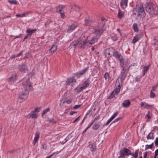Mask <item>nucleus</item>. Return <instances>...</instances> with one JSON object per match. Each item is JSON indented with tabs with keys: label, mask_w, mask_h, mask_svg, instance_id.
Masks as SVG:
<instances>
[{
	"label": "nucleus",
	"mask_w": 158,
	"mask_h": 158,
	"mask_svg": "<svg viewBox=\"0 0 158 158\" xmlns=\"http://www.w3.org/2000/svg\"><path fill=\"white\" fill-rule=\"evenodd\" d=\"M134 15H137L138 19H140L141 17L143 18L145 16V12L143 10V6L140 4L139 6H136L135 8L133 10Z\"/></svg>",
	"instance_id": "nucleus-1"
},
{
	"label": "nucleus",
	"mask_w": 158,
	"mask_h": 158,
	"mask_svg": "<svg viewBox=\"0 0 158 158\" xmlns=\"http://www.w3.org/2000/svg\"><path fill=\"white\" fill-rule=\"evenodd\" d=\"M8 1L11 4H17L18 3L15 0H9Z\"/></svg>",
	"instance_id": "nucleus-39"
},
{
	"label": "nucleus",
	"mask_w": 158,
	"mask_h": 158,
	"mask_svg": "<svg viewBox=\"0 0 158 158\" xmlns=\"http://www.w3.org/2000/svg\"><path fill=\"white\" fill-rule=\"evenodd\" d=\"M120 89L121 88L116 87L114 90L111 93V95L113 96V94L114 93H115L116 94H117L119 92Z\"/></svg>",
	"instance_id": "nucleus-26"
},
{
	"label": "nucleus",
	"mask_w": 158,
	"mask_h": 158,
	"mask_svg": "<svg viewBox=\"0 0 158 158\" xmlns=\"http://www.w3.org/2000/svg\"><path fill=\"white\" fill-rule=\"evenodd\" d=\"M66 82L68 85H69L71 83H76V81L73 77H72L67 78L66 81Z\"/></svg>",
	"instance_id": "nucleus-19"
},
{
	"label": "nucleus",
	"mask_w": 158,
	"mask_h": 158,
	"mask_svg": "<svg viewBox=\"0 0 158 158\" xmlns=\"http://www.w3.org/2000/svg\"><path fill=\"white\" fill-rule=\"evenodd\" d=\"M147 138L148 139H154L153 134L152 132L150 133L147 136Z\"/></svg>",
	"instance_id": "nucleus-30"
},
{
	"label": "nucleus",
	"mask_w": 158,
	"mask_h": 158,
	"mask_svg": "<svg viewBox=\"0 0 158 158\" xmlns=\"http://www.w3.org/2000/svg\"><path fill=\"white\" fill-rule=\"evenodd\" d=\"M128 0H121L120 3L121 8L124 9L127 6Z\"/></svg>",
	"instance_id": "nucleus-15"
},
{
	"label": "nucleus",
	"mask_w": 158,
	"mask_h": 158,
	"mask_svg": "<svg viewBox=\"0 0 158 158\" xmlns=\"http://www.w3.org/2000/svg\"><path fill=\"white\" fill-rule=\"evenodd\" d=\"M142 37V35H135L133 39L132 43L133 44L135 43L136 42L138 41Z\"/></svg>",
	"instance_id": "nucleus-16"
},
{
	"label": "nucleus",
	"mask_w": 158,
	"mask_h": 158,
	"mask_svg": "<svg viewBox=\"0 0 158 158\" xmlns=\"http://www.w3.org/2000/svg\"><path fill=\"white\" fill-rule=\"evenodd\" d=\"M103 26L98 25L97 27H95L93 31V33L97 36H99L101 35L103 32Z\"/></svg>",
	"instance_id": "nucleus-3"
},
{
	"label": "nucleus",
	"mask_w": 158,
	"mask_h": 158,
	"mask_svg": "<svg viewBox=\"0 0 158 158\" xmlns=\"http://www.w3.org/2000/svg\"><path fill=\"white\" fill-rule=\"evenodd\" d=\"M77 27V25L76 24H72L71 25L69 26L67 30V32L68 33L72 32Z\"/></svg>",
	"instance_id": "nucleus-14"
},
{
	"label": "nucleus",
	"mask_w": 158,
	"mask_h": 158,
	"mask_svg": "<svg viewBox=\"0 0 158 158\" xmlns=\"http://www.w3.org/2000/svg\"><path fill=\"white\" fill-rule=\"evenodd\" d=\"M122 69L121 72V74L120 76L118 77L119 79H122V80H124L125 78L128 73V72L129 70V67L127 66L126 67L125 66H121Z\"/></svg>",
	"instance_id": "nucleus-2"
},
{
	"label": "nucleus",
	"mask_w": 158,
	"mask_h": 158,
	"mask_svg": "<svg viewBox=\"0 0 158 158\" xmlns=\"http://www.w3.org/2000/svg\"><path fill=\"white\" fill-rule=\"evenodd\" d=\"M105 54L106 55V56H107V55L108 56V57H110L111 56V55L110 54V53L109 50H108L106 51Z\"/></svg>",
	"instance_id": "nucleus-51"
},
{
	"label": "nucleus",
	"mask_w": 158,
	"mask_h": 158,
	"mask_svg": "<svg viewBox=\"0 0 158 158\" xmlns=\"http://www.w3.org/2000/svg\"><path fill=\"white\" fill-rule=\"evenodd\" d=\"M97 40L98 39L96 37H93L89 42L88 41V45H89V46H90V45L96 42Z\"/></svg>",
	"instance_id": "nucleus-21"
},
{
	"label": "nucleus",
	"mask_w": 158,
	"mask_h": 158,
	"mask_svg": "<svg viewBox=\"0 0 158 158\" xmlns=\"http://www.w3.org/2000/svg\"><path fill=\"white\" fill-rule=\"evenodd\" d=\"M39 138V133L36 132L35 134V137L33 140L34 145H35L37 141Z\"/></svg>",
	"instance_id": "nucleus-23"
},
{
	"label": "nucleus",
	"mask_w": 158,
	"mask_h": 158,
	"mask_svg": "<svg viewBox=\"0 0 158 158\" xmlns=\"http://www.w3.org/2000/svg\"><path fill=\"white\" fill-rule=\"evenodd\" d=\"M89 148L90 150L92 151H94L95 148V145L91 144H90L89 145Z\"/></svg>",
	"instance_id": "nucleus-33"
},
{
	"label": "nucleus",
	"mask_w": 158,
	"mask_h": 158,
	"mask_svg": "<svg viewBox=\"0 0 158 158\" xmlns=\"http://www.w3.org/2000/svg\"><path fill=\"white\" fill-rule=\"evenodd\" d=\"M122 119V118L121 117H119L118 118H117L116 119L114 120L112 123L110 124V125L112 124V123H114L116 122H118V121L119 120H120V119Z\"/></svg>",
	"instance_id": "nucleus-49"
},
{
	"label": "nucleus",
	"mask_w": 158,
	"mask_h": 158,
	"mask_svg": "<svg viewBox=\"0 0 158 158\" xmlns=\"http://www.w3.org/2000/svg\"><path fill=\"white\" fill-rule=\"evenodd\" d=\"M19 71L23 73L26 72L28 69L26 65L23 64L19 65Z\"/></svg>",
	"instance_id": "nucleus-12"
},
{
	"label": "nucleus",
	"mask_w": 158,
	"mask_h": 158,
	"mask_svg": "<svg viewBox=\"0 0 158 158\" xmlns=\"http://www.w3.org/2000/svg\"><path fill=\"white\" fill-rule=\"evenodd\" d=\"M141 107H144L147 109H150L152 107L153 105L148 104L146 102H142L141 103Z\"/></svg>",
	"instance_id": "nucleus-18"
},
{
	"label": "nucleus",
	"mask_w": 158,
	"mask_h": 158,
	"mask_svg": "<svg viewBox=\"0 0 158 158\" xmlns=\"http://www.w3.org/2000/svg\"><path fill=\"white\" fill-rule=\"evenodd\" d=\"M133 27L134 31L135 32H138V31L137 25L136 23H134L133 25Z\"/></svg>",
	"instance_id": "nucleus-34"
},
{
	"label": "nucleus",
	"mask_w": 158,
	"mask_h": 158,
	"mask_svg": "<svg viewBox=\"0 0 158 158\" xmlns=\"http://www.w3.org/2000/svg\"><path fill=\"white\" fill-rule=\"evenodd\" d=\"M118 38V37L116 35L112 36L111 37V39L114 41H116L117 40Z\"/></svg>",
	"instance_id": "nucleus-48"
},
{
	"label": "nucleus",
	"mask_w": 158,
	"mask_h": 158,
	"mask_svg": "<svg viewBox=\"0 0 158 158\" xmlns=\"http://www.w3.org/2000/svg\"><path fill=\"white\" fill-rule=\"evenodd\" d=\"M16 16L17 17H22L25 16V15L24 14H23L21 15L20 14H16Z\"/></svg>",
	"instance_id": "nucleus-50"
},
{
	"label": "nucleus",
	"mask_w": 158,
	"mask_h": 158,
	"mask_svg": "<svg viewBox=\"0 0 158 158\" xmlns=\"http://www.w3.org/2000/svg\"><path fill=\"white\" fill-rule=\"evenodd\" d=\"M152 116V114H151L150 113V111L149 110H148V114H146L145 116V118H147L148 119V121H149L151 119Z\"/></svg>",
	"instance_id": "nucleus-28"
},
{
	"label": "nucleus",
	"mask_w": 158,
	"mask_h": 158,
	"mask_svg": "<svg viewBox=\"0 0 158 158\" xmlns=\"http://www.w3.org/2000/svg\"><path fill=\"white\" fill-rule=\"evenodd\" d=\"M112 120V119L110 118L106 123V125H107L108 124H109Z\"/></svg>",
	"instance_id": "nucleus-56"
},
{
	"label": "nucleus",
	"mask_w": 158,
	"mask_h": 158,
	"mask_svg": "<svg viewBox=\"0 0 158 158\" xmlns=\"http://www.w3.org/2000/svg\"><path fill=\"white\" fill-rule=\"evenodd\" d=\"M88 37H87L86 39L83 41L82 40V39L81 37L78 38L79 39V44L78 47L81 49H84L86 46H89L88 44L87 41Z\"/></svg>",
	"instance_id": "nucleus-7"
},
{
	"label": "nucleus",
	"mask_w": 158,
	"mask_h": 158,
	"mask_svg": "<svg viewBox=\"0 0 158 158\" xmlns=\"http://www.w3.org/2000/svg\"><path fill=\"white\" fill-rule=\"evenodd\" d=\"M48 121L50 123H55V121H54L53 119H48Z\"/></svg>",
	"instance_id": "nucleus-54"
},
{
	"label": "nucleus",
	"mask_w": 158,
	"mask_h": 158,
	"mask_svg": "<svg viewBox=\"0 0 158 158\" xmlns=\"http://www.w3.org/2000/svg\"><path fill=\"white\" fill-rule=\"evenodd\" d=\"M41 109V107H37L35 108L34 111H33V113L36 112H39Z\"/></svg>",
	"instance_id": "nucleus-41"
},
{
	"label": "nucleus",
	"mask_w": 158,
	"mask_h": 158,
	"mask_svg": "<svg viewBox=\"0 0 158 158\" xmlns=\"http://www.w3.org/2000/svg\"><path fill=\"white\" fill-rule=\"evenodd\" d=\"M31 37V34H27L24 38L23 41H24L26 39H27L28 38H30Z\"/></svg>",
	"instance_id": "nucleus-46"
},
{
	"label": "nucleus",
	"mask_w": 158,
	"mask_h": 158,
	"mask_svg": "<svg viewBox=\"0 0 158 158\" xmlns=\"http://www.w3.org/2000/svg\"><path fill=\"white\" fill-rule=\"evenodd\" d=\"M113 55L116 59H118L120 62V66L124 65V59L121 55L118 52L114 51L113 52Z\"/></svg>",
	"instance_id": "nucleus-6"
},
{
	"label": "nucleus",
	"mask_w": 158,
	"mask_h": 158,
	"mask_svg": "<svg viewBox=\"0 0 158 158\" xmlns=\"http://www.w3.org/2000/svg\"><path fill=\"white\" fill-rule=\"evenodd\" d=\"M147 154H148L147 152H145V153L144 154V155H143V157H145V158L146 157Z\"/></svg>",
	"instance_id": "nucleus-62"
},
{
	"label": "nucleus",
	"mask_w": 158,
	"mask_h": 158,
	"mask_svg": "<svg viewBox=\"0 0 158 158\" xmlns=\"http://www.w3.org/2000/svg\"><path fill=\"white\" fill-rule=\"evenodd\" d=\"M81 106V105H76L73 107V108L74 109H76L79 108Z\"/></svg>",
	"instance_id": "nucleus-53"
},
{
	"label": "nucleus",
	"mask_w": 158,
	"mask_h": 158,
	"mask_svg": "<svg viewBox=\"0 0 158 158\" xmlns=\"http://www.w3.org/2000/svg\"><path fill=\"white\" fill-rule=\"evenodd\" d=\"M85 25L86 26H90L92 23V21L90 20L86 19L85 21Z\"/></svg>",
	"instance_id": "nucleus-32"
},
{
	"label": "nucleus",
	"mask_w": 158,
	"mask_h": 158,
	"mask_svg": "<svg viewBox=\"0 0 158 158\" xmlns=\"http://www.w3.org/2000/svg\"><path fill=\"white\" fill-rule=\"evenodd\" d=\"M28 96V93L27 92L23 91L19 93V100L20 102H23L25 100Z\"/></svg>",
	"instance_id": "nucleus-9"
},
{
	"label": "nucleus",
	"mask_w": 158,
	"mask_h": 158,
	"mask_svg": "<svg viewBox=\"0 0 158 158\" xmlns=\"http://www.w3.org/2000/svg\"><path fill=\"white\" fill-rule=\"evenodd\" d=\"M23 85L25 90L27 92L30 91L32 88V85L30 82L29 79H27L26 81L23 79Z\"/></svg>",
	"instance_id": "nucleus-4"
},
{
	"label": "nucleus",
	"mask_w": 158,
	"mask_h": 158,
	"mask_svg": "<svg viewBox=\"0 0 158 158\" xmlns=\"http://www.w3.org/2000/svg\"><path fill=\"white\" fill-rule=\"evenodd\" d=\"M50 110V108L48 107L45 110H44L42 114V116H43V115L44 114H45L47 112H48L49 110Z\"/></svg>",
	"instance_id": "nucleus-38"
},
{
	"label": "nucleus",
	"mask_w": 158,
	"mask_h": 158,
	"mask_svg": "<svg viewBox=\"0 0 158 158\" xmlns=\"http://www.w3.org/2000/svg\"><path fill=\"white\" fill-rule=\"evenodd\" d=\"M79 39H78V38L77 40L73 41L70 44V46L69 47V48H75L77 46H78L79 43Z\"/></svg>",
	"instance_id": "nucleus-13"
},
{
	"label": "nucleus",
	"mask_w": 158,
	"mask_h": 158,
	"mask_svg": "<svg viewBox=\"0 0 158 158\" xmlns=\"http://www.w3.org/2000/svg\"><path fill=\"white\" fill-rule=\"evenodd\" d=\"M74 76L75 77H76L77 78L80 77L81 76H82V75H81V74H80L79 72L78 73H77L74 74Z\"/></svg>",
	"instance_id": "nucleus-40"
},
{
	"label": "nucleus",
	"mask_w": 158,
	"mask_h": 158,
	"mask_svg": "<svg viewBox=\"0 0 158 158\" xmlns=\"http://www.w3.org/2000/svg\"><path fill=\"white\" fill-rule=\"evenodd\" d=\"M23 52V51H22L19 53L18 54H17L16 55V56H17V57H18V56H19L20 55H21Z\"/></svg>",
	"instance_id": "nucleus-61"
},
{
	"label": "nucleus",
	"mask_w": 158,
	"mask_h": 158,
	"mask_svg": "<svg viewBox=\"0 0 158 158\" xmlns=\"http://www.w3.org/2000/svg\"><path fill=\"white\" fill-rule=\"evenodd\" d=\"M149 66V65L147 66H145L143 68V75L144 76L145 74L147 73V71L148 70Z\"/></svg>",
	"instance_id": "nucleus-31"
},
{
	"label": "nucleus",
	"mask_w": 158,
	"mask_h": 158,
	"mask_svg": "<svg viewBox=\"0 0 158 158\" xmlns=\"http://www.w3.org/2000/svg\"><path fill=\"white\" fill-rule=\"evenodd\" d=\"M153 143H152L150 145H146V149H151L152 148V146L153 145Z\"/></svg>",
	"instance_id": "nucleus-44"
},
{
	"label": "nucleus",
	"mask_w": 158,
	"mask_h": 158,
	"mask_svg": "<svg viewBox=\"0 0 158 158\" xmlns=\"http://www.w3.org/2000/svg\"><path fill=\"white\" fill-rule=\"evenodd\" d=\"M138 154V150H136L135 152L133 153H131L130 155H132L135 158H137Z\"/></svg>",
	"instance_id": "nucleus-29"
},
{
	"label": "nucleus",
	"mask_w": 158,
	"mask_h": 158,
	"mask_svg": "<svg viewBox=\"0 0 158 158\" xmlns=\"http://www.w3.org/2000/svg\"><path fill=\"white\" fill-rule=\"evenodd\" d=\"M123 15V14L121 13L120 11V10H119L118 14V18H121Z\"/></svg>",
	"instance_id": "nucleus-43"
},
{
	"label": "nucleus",
	"mask_w": 158,
	"mask_h": 158,
	"mask_svg": "<svg viewBox=\"0 0 158 158\" xmlns=\"http://www.w3.org/2000/svg\"><path fill=\"white\" fill-rule=\"evenodd\" d=\"M155 96V94L153 92L152 90L151 91L150 97L151 98H153Z\"/></svg>",
	"instance_id": "nucleus-45"
},
{
	"label": "nucleus",
	"mask_w": 158,
	"mask_h": 158,
	"mask_svg": "<svg viewBox=\"0 0 158 158\" xmlns=\"http://www.w3.org/2000/svg\"><path fill=\"white\" fill-rule=\"evenodd\" d=\"M88 68H85L84 69L79 71V72L80 73V74H81L82 75L85 73L87 71Z\"/></svg>",
	"instance_id": "nucleus-36"
},
{
	"label": "nucleus",
	"mask_w": 158,
	"mask_h": 158,
	"mask_svg": "<svg viewBox=\"0 0 158 158\" xmlns=\"http://www.w3.org/2000/svg\"><path fill=\"white\" fill-rule=\"evenodd\" d=\"M123 80H122V79H119V78H118L117 79L115 83V85L116 86L121 88L122 85L123 81Z\"/></svg>",
	"instance_id": "nucleus-17"
},
{
	"label": "nucleus",
	"mask_w": 158,
	"mask_h": 158,
	"mask_svg": "<svg viewBox=\"0 0 158 158\" xmlns=\"http://www.w3.org/2000/svg\"><path fill=\"white\" fill-rule=\"evenodd\" d=\"M60 12V15H61V17H62V18H64L65 16L64 15V12Z\"/></svg>",
	"instance_id": "nucleus-55"
},
{
	"label": "nucleus",
	"mask_w": 158,
	"mask_h": 158,
	"mask_svg": "<svg viewBox=\"0 0 158 158\" xmlns=\"http://www.w3.org/2000/svg\"><path fill=\"white\" fill-rule=\"evenodd\" d=\"M65 7L64 5H59L56 8V12H60L63 10V9Z\"/></svg>",
	"instance_id": "nucleus-27"
},
{
	"label": "nucleus",
	"mask_w": 158,
	"mask_h": 158,
	"mask_svg": "<svg viewBox=\"0 0 158 158\" xmlns=\"http://www.w3.org/2000/svg\"><path fill=\"white\" fill-rule=\"evenodd\" d=\"M154 43L153 44L154 45H158V40H154Z\"/></svg>",
	"instance_id": "nucleus-58"
},
{
	"label": "nucleus",
	"mask_w": 158,
	"mask_h": 158,
	"mask_svg": "<svg viewBox=\"0 0 158 158\" xmlns=\"http://www.w3.org/2000/svg\"><path fill=\"white\" fill-rule=\"evenodd\" d=\"M31 11H27V12H25V13H23L25 15V16H27L30 13H31Z\"/></svg>",
	"instance_id": "nucleus-59"
},
{
	"label": "nucleus",
	"mask_w": 158,
	"mask_h": 158,
	"mask_svg": "<svg viewBox=\"0 0 158 158\" xmlns=\"http://www.w3.org/2000/svg\"><path fill=\"white\" fill-rule=\"evenodd\" d=\"M36 31V29H28L27 30L26 32L27 33H28L27 34H31V37L32 34L35 33Z\"/></svg>",
	"instance_id": "nucleus-24"
},
{
	"label": "nucleus",
	"mask_w": 158,
	"mask_h": 158,
	"mask_svg": "<svg viewBox=\"0 0 158 158\" xmlns=\"http://www.w3.org/2000/svg\"><path fill=\"white\" fill-rule=\"evenodd\" d=\"M42 148L44 149H46L47 148V146L45 144H43L42 145Z\"/></svg>",
	"instance_id": "nucleus-60"
},
{
	"label": "nucleus",
	"mask_w": 158,
	"mask_h": 158,
	"mask_svg": "<svg viewBox=\"0 0 158 158\" xmlns=\"http://www.w3.org/2000/svg\"><path fill=\"white\" fill-rule=\"evenodd\" d=\"M57 50V47L56 46L53 45L52 46L51 48L49 49V51L51 53H53L56 51Z\"/></svg>",
	"instance_id": "nucleus-25"
},
{
	"label": "nucleus",
	"mask_w": 158,
	"mask_h": 158,
	"mask_svg": "<svg viewBox=\"0 0 158 158\" xmlns=\"http://www.w3.org/2000/svg\"><path fill=\"white\" fill-rule=\"evenodd\" d=\"M104 77L106 81L109 80V74L108 73H106L104 75Z\"/></svg>",
	"instance_id": "nucleus-37"
},
{
	"label": "nucleus",
	"mask_w": 158,
	"mask_h": 158,
	"mask_svg": "<svg viewBox=\"0 0 158 158\" xmlns=\"http://www.w3.org/2000/svg\"><path fill=\"white\" fill-rule=\"evenodd\" d=\"M34 113H33V111H32L31 113L28 114L27 117L28 118H32L33 119H35L37 118V115L35 114H34Z\"/></svg>",
	"instance_id": "nucleus-22"
},
{
	"label": "nucleus",
	"mask_w": 158,
	"mask_h": 158,
	"mask_svg": "<svg viewBox=\"0 0 158 158\" xmlns=\"http://www.w3.org/2000/svg\"><path fill=\"white\" fill-rule=\"evenodd\" d=\"M145 10L146 11L151 15L154 14V8L151 4H148L145 7Z\"/></svg>",
	"instance_id": "nucleus-10"
},
{
	"label": "nucleus",
	"mask_w": 158,
	"mask_h": 158,
	"mask_svg": "<svg viewBox=\"0 0 158 158\" xmlns=\"http://www.w3.org/2000/svg\"><path fill=\"white\" fill-rule=\"evenodd\" d=\"M72 101V100L71 99H68L65 102L68 104H70Z\"/></svg>",
	"instance_id": "nucleus-57"
},
{
	"label": "nucleus",
	"mask_w": 158,
	"mask_h": 158,
	"mask_svg": "<svg viewBox=\"0 0 158 158\" xmlns=\"http://www.w3.org/2000/svg\"><path fill=\"white\" fill-rule=\"evenodd\" d=\"M17 78L16 73L15 72L13 73L11 76L8 78L9 83L10 85L14 84L16 81Z\"/></svg>",
	"instance_id": "nucleus-11"
},
{
	"label": "nucleus",
	"mask_w": 158,
	"mask_h": 158,
	"mask_svg": "<svg viewBox=\"0 0 158 158\" xmlns=\"http://www.w3.org/2000/svg\"><path fill=\"white\" fill-rule=\"evenodd\" d=\"M55 154V152L53 153L52 154L48 156L46 158H50L53 155H54Z\"/></svg>",
	"instance_id": "nucleus-64"
},
{
	"label": "nucleus",
	"mask_w": 158,
	"mask_h": 158,
	"mask_svg": "<svg viewBox=\"0 0 158 158\" xmlns=\"http://www.w3.org/2000/svg\"><path fill=\"white\" fill-rule=\"evenodd\" d=\"M100 126V125L98 123L95 124L93 127V128L95 130L97 129Z\"/></svg>",
	"instance_id": "nucleus-35"
},
{
	"label": "nucleus",
	"mask_w": 158,
	"mask_h": 158,
	"mask_svg": "<svg viewBox=\"0 0 158 158\" xmlns=\"http://www.w3.org/2000/svg\"><path fill=\"white\" fill-rule=\"evenodd\" d=\"M118 113V112H116L113 114V115L110 118H111L113 120L116 116Z\"/></svg>",
	"instance_id": "nucleus-42"
},
{
	"label": "nucleus",
	"mask_w": 158,
	"mask_h": 158,
	"mask_svg": "<svg viewBox=\"0 0 158 158\" xmlns=\"http://www.w3.org/2000/svg\"><path fill=\"white\" fill-rule=\"evenodd\" d=\"M155 144L156 146L158 145V137L156 138L154 141Z\"/></svg>",
	"instance_id": "nucleus-52"
},
{
	"label": "nucleus",
	"mask_w": 158,
	"mask_h": 158,
	"mask_svg": "<svg viewBox=\"0 0 158 158\" xmlns=\"http://www.w3.org/2000/svg\"><path fill=\"white\" fill-rule=\"evenodd\" d=\"M55 154V152L53 153L52 154L48 156L46 158H50L53 155H54Z\"/></svg>",
	"instance_id": "nucleus-63"
},
{
	"label": "nucleus",
	"mask_w": 158,
	"mask_h": 158,
	"mask_svg": "<svg viewBox=\"0 0 158 158\" xmlns=\"http://www.w3.org/2000/svg\"><path fill=\"white\" fill-rule=\"evenodd\" d=\"M120 155L118 157V158H124L125 156H127L131 154V151L126 148H123L120 151Z\"/></svg>",
	"instance_id": "nucleus-5"
},
{
	"label": "nucleus",
	"mask_w": 158,
	"mask_h": 158,
	"mask_svg": "<svg viewBox=\"0 0 158 158\" xmlns=\"http://www.w3.org/2000/svg\"><path fill=\"white\" fill-rule=\"evenodd\" d=\"M131 102L129 100H124L122 103L123 106L125 108L128 107L130 105Z\"/></svg>",
	"instance_id": "nucleus-20"
},
{
	"label": "nucleus",
	"mask_w": 158,
	"mask_h": 158,
	"mask_svg": "<svg viewBox=\"0 0 158 158\" xmlns=\"http://www.w3.org/2000/svg\"><path fill=\"white\" fill-rule=\"evenodd\" d=\"M158 86V83L156 85L153 86L152 87V90L153 91H155L157 87Z\"/></svg>",
	"instance_id": "nucleus-47"
},
{
	"label": "nucleus",
	"mask_w": 158,
	"mask_h": 158,
	"mask_svg": "<svg viewBox=\"0 0 158 158\" xmlns=\"http://www.w3.org/2000/svg\"><path fill=\"white\" fill-rule=\"evenodd\" d=\"M89 85V82L88 81H85L84 82L82 86L76 88L75 90L77 93H79L88 87Z\"/></svg>",
	"instance_id": "nucleus-8"
}]
</instances>
